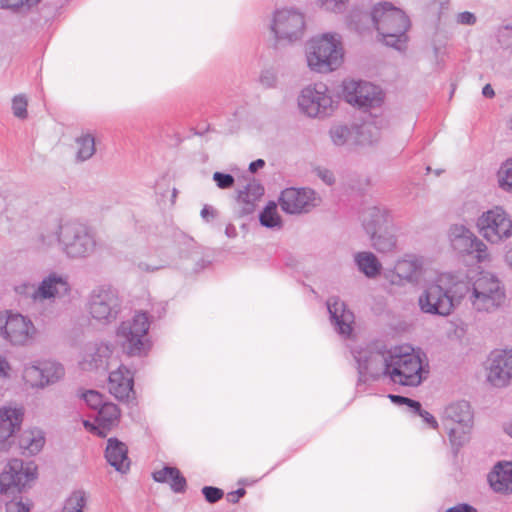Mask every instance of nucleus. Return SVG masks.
<instances>
[{"label": "nucleus", "instance_id": "nucleus-63", "mask_svg": "<svg viewBox=\"0 0 512 512\" xmlns=\"http://www.w3.org/2000/svg\"><path fill=\"white\" fill-rule=\"evenodd\" d=\"M225 233L228 237L232 238V237H235L237 232H236V228L234 225L232 224H229L226 229H225Z\"/></svg>", "mask_w": 512, "mask_h": 512}, {"label": "nucleus", "instance_id": "nucleus-53", "mask_svg": "<svg viewBox=\"0 0 512 512\" xmlns=\"http://www.w3.org/2000/svg\"><path fill=\"white\" fill-rule=\"evenodd\" d=\"M476 21V16L469 11H464L457 15V22L462 25H474Z\"/></svg>", "mask_w": 512, "mask_h": 512}, {"label": "nucleus", "instance_id": "nucleus-23", "mask_svg": "<svg viewBox=\"0 0 512 512\" xmlns=\"http://www.w3.org/2000/svg\"><path fill=\"white\" fill-rule=\"evenodd\" d=\"M70 289L66 277L51 273L41 281L32 296L35 300L62 298L70 293Z\"/></svg>", "mask_w": 512, "mask_h": 512}, {"label": "nucleus", "instance_id": "nucleus-9", "mask_svg": "<svg viewBox=\"0 0 512 512\" xmlns=\"http://www.w3.org/2000/svg\"><path fill=\"white\" fill-rule=\"evenodd\" d=\"M122 309V299L117 289L103 285L92 290L88 298L91 317L102 323L114 322Z\"/></svg>", "mask_w": 512, "mask_h": 512}, {"label": "nucleus", "instance_id": "nucleus-31", "mask_svg": "<svg viewBox=\"0 0 512 512\" xmlns=\"http://www.w3.org/2000/svg\"><path fill=\"white\" fill-rule=\"evenodd\" d=\"M264 194V187L257 182L255 179L250 181L244 188V190H240L238 193L237 200L242 204L240 214L250 215L255 211L256 202L262 197Z\"/></svg>", "mask_w": 512, "mask_h": 512}, {"label": "nucleus", "instance_id": "nucleus-62", "mask_svg": "<svg viewBox=\"0 0 512 512\" xmlns=\"http://www.w3.org/2000/svg\"><path fill=\"white\" fill-rule=\"evenodd\" d=\"M482 95L486 98H493L495 96L494 89L490 84H486L482 89Z\"/></svg>", "mask_w": 512, "mask_h": 512}, {"label": "nucleus", "instance_id": "nucleus-19", "mask_svg": "<svg viewBox=\"0 0 512 512\" xmlns=\"http://www.w3.org/2000/svg\"><path fill=\"white\" fill-rule=\"evenodd\" d=\"M314 195L310 189L287 188L282 191L279 204L288 214L307 213L315 206Z\"/></svg>", "mask_w": 512, "mask_h": 512}, {"label": "nucleus", "instance_id": "nucleus-56", "mask_svg": "<svg viewBox=\"0 0 512 512\" xmlns=\"http://www.w3.org/2000/svg\"><path fill=\"white\" fill-rule=\"evenodd\" d=\"M246 494V490L244 488H239L233 492L227 494V500L230 503H238L239 499Z\"/></svg>", "mask_w": 512, "mask_h": 512}, {"label": "nucleus", "instance_id": "nucleus-44", "mask_svg": "<svg viewBox=\"0 0 512 512\" xmlns=\"http://www.w3.org/2000/svg\"><path fill=\"white\" fill-rule=\"evenodd\" d=\"M497 41L503 49L512 52V24L498 28Z\"/></svg>", "mask_w": 512, "mask_h": 512}, {"label": "nucleus", "instance_id": "nucleus-16", "mask_svg": "<svg viewBox=\"0 0 512 512\" xmlns=\"http://www.w3.org/2000/svg\"><path fill=\"white\" fill-rule=\"evenodd\" d=\"M487 381L495 387H506L512 381V348L492 351L487 359Z\"/></svg>", "mask_w": 512, "mask_h": 512}, {"label": "nucleus", "instance_id": "nucleus-26", "mask_svg": "<svg viewBox=\"0 0 512 512\" xmlns=\"http://www.w3.org/2000/svg\"><path fill=\"white\" fill-rule=\"evenodd\" d=\"M107 462L120 473H126L130 469L128 448L125 443L117 438H109L105 450Z\"/></svg>", "mask_w": 512, "mask_h": 512}, {"label": "nucleus", "instance_id": "nucleus-57", "mask_svg": "<svg viewBox=\"0 0 512 512\" xmlns=\"http://www.w3.org/2000/svg\"><path fill=\"white\" fill-rule=\"evenodd\" d=\"M446 512H477V511L473 506L463 503V504H458L456 506L450 507L449 509H447Z\"/></svg>", "mask_w": 512, "mask_h": 512}, {"label": "nucleus", "instance_id": "nucleus-60", "mask_svg": "<svg viewBox=\"0 0 512 512\" xmlns=\"http://www.w3.org/2000/svg\"><path fill=\"white\" fill-rule=\"evenodd\" d=\"M319 176L328 185H332L335 182L334 175L328 170L320 171Z\"/></svg>", "mask_w": 512, "mask_h": 512}, {"label": "nucleus", "instance_id": "nucleus-41", "mask_svg": "<svg viewBox=\"0 0 512 512\" xmlns=\"http://www.w3.org/2000/svg\"><path fill=\"white\" fill-rule=\"evenodd\" d=\"M111 349L108 345L102 344L96 348V351L91 355V362L94 368H102L107 370L109 367L108 359L111 356Z\"/></svg>", "mask_w": 512, "mask_h": 512}, {"label": "nucleus", "instance_id": "nucleus-55", "mask_svg": "<svg viewBox=\"0 0 512 512\" xmlns=\"http://www.w3.org/2000/svg\"><path fill=\"white\" fill-rule=\"evenodd\" d=\"M216 216H217V211L213 207H211L209 205H204V207L201 210V217L203 218V220H205L206 222H209L210 220L214 219Z\"/></svg>", "mask_w": 512, "mask_h": 512}, {"label": "nucleus", "instance_id": "nucleus-64", "mask_svg": "<svg viewBox=\"0 0 512 512\" xmlns=\"http://www.w3.org/2000/svg\"><path fill=\"white\" fill-rule=\"evenodd\" d=\"M503 429L512 438V419L503 425Z\"/></svg>", "mask_w": 512, "mask_h": 512}, {"label": "nucleus", "instance_id": "nucleus-5", "mask_svg": "<svg viewBox=\"0 0 512 512\" xmlns=\"http://www.w3.org/2000/svg\"><path fill=\"white\" fill-rule=\"evenodd\" d=\"M306 57L311 70L320 73L333 71L342 63L341 41L331 34L314 38L308 43Z\"/></svg>", "mask_w": 512, "mask_h": 512}, {"label": "nucleus", "instance_id": "nucleus-2", "mask_svg": "<svg viewBox=\"0 0 512 512\" xmlns=\"http://www.w3.org/2000/svg\"><path fill=\"white\" fill-rule=\"evenodd\" d=\"M57 240L62 252L71 259L88 258L97 247L94 230L78 220L61 222L57 230Z\"/></svg>", "mask_w": 512, "mask_h": 512}, {"label": "nucleus", "instance_id": "nucleus-29", "mask_svg": "<svg viewBox=\"0 0 512 512\" xmlns=\"http://www.w3.org/2000/svg\"><path fill=\"white\" fill-rule=\"evenodd\" d=\"M362 225L368 233H374L390 224L389 213L384 207L370 206L361 213Z\"/></svg>", "mask_w": 512, "mask_h": 512}, {"label": "nucleus", "instance_id": "nucleus-59", "mask_svg": "<svg viewBox=\"0 0 512 512\" xmlns=\"http://www.w3.org/2000/svg\"><path fill=\"white\" fill-rule=\"evenodd\" d=\"M138 268L143 271V272H155V271H158L162 268H164L163 265H159V266H152V265H149L148 263L146 262H140L138 264Z\"/></svg>", "mask_w": 512, "mask_h": 512}, {"label": "nucleus", "instance_id": "nucleus-47", "mask_svg": "<svg viewBox=\"0 0 512 512\" xmlns=\"http://www.w3.org/2000/svg\"><path fill=\"white\" fill-rule=\"evenodd\" d=\"M202 494L205 500L211 504L220 501L224 496L223 490L214 486H204L202 488Z\"/></svg>", "mask_w": 512, "mask_h": 512}, {"label": "nucleus", "instance_id": "nucleus-36", "mask_svg": "<svg viewBox=\"0 0 512 512\" xmlns=\"http://www.w3.org/2000/svg\"><path fill=\"white\" fill-rule=\"evenodd\" d=\"M75 143L77 146V162H84L89 160L96 152L95 138L90 133H85L77 137Z\"/></svg>", "mask_w": 512, "mask_h": 512}, {"label": "nucleus", "instance_id": "nucleus-50", "mask_svg": "<svg viewBox=\"0 0 512 512\" xmlns=\"http://www.w3.org/2000/svg\"><path fill=\"white\" fill-rule=\"evenodd\" d=\"M260 83L265 88H273L277 84V75L272 70H265L260 75Z\"/></svg>", "mask_w": 512, "mask_h": 512}, {"label": "nucleus", "instance_id": "nucleus-30", "mask_svg": "<svg viewBox=\"0 0 512 512\" xmlns=\"http://www.w3.org/2000/svg\"><path fill=\"white\" fill-rule=\"evenodd\" d=\"M152 478L155 482L169 484L174 493H184L187 489L186 478L177 467L164 466L162 469L154 471Z\"/></svg>", "mask_w": 512, "mask_h": 512}, {"label": "nucleus", "instance_id": "nucleus-10", "mask_svg": "<svg viewBox=\"0 0 512 512\" xmlns=\"http://www.w3.org/2000/svg\"><path fill=\"white\" fill-rule=\"evenodd\" d=\"M352 354L357 363L358 382L365 383L369 379L376 380L381 375L387 376L389 350H386L385 346L369 344L354 349Z\"/></svg>", "mask_w": 512, "mask_h": 512}, {"label": "nucleus", "instance_id": "nucleus-28", "mask_svg": "<svg viewBox=\"0 0 512 512\" xmlns=\"http://www.w3.org/2000/svg\"><path fill=\"white\" fill-rule=\"evenodd\" d=\"M23 420L21 409L3 408L0 409V449H5V443L20 428Z\"/></svg>", "mask_w": 512, "mask_h": 512}, {"label": "nucleus", "instance_id": "nucleus-42", "mask_svg": "<svg viewBox=\"0 0 512 512\" xmlns=\"http://www.w3.org/2000/svg\"><path fill=\"white\" fill-rule=\"evenodd\" d=\"M86 505V496L83 491H75L65 501L62 512H83Z\"/></svg>", "mask_w": 512, "mask_h": 512}, {"label": "nucleus", "instance_id": "nucleus-49", "mask_svg": "<svg viewBox=\"0 0 512 512\" xmlns=\"http://www.w3.org/2000/svg\"><path fill=\"white\" fill-rule=\"evenodd\" d=\"M388 397L394 404L406 405L410 409L411 412L413 410H420V402L419 401L413 400V399L405 397V396L394 395V394H390Z\"/></svg>", "mask_w": 512, "mask_h": 512}, {"label": "nucleus", "instance_id": "nucleus-38", "mask_svg": "<svg viewBox=\"0 0 512 512\" xmlns=\"http://www.w3.org/2000/svg\"><path fill=\"white\" fill-rule=\"evenodd\" d=\"M356 137L355 143L360 145L372 144L378 140L379 131L370 123H364L360 126H355Z\"/></svg>", "mask_w": 512, "mask_h": 512}, {"label": "nucleus", "instance_id": "nucleus-6", "mask_svg": "<svg viewBox=\"0 0 512 512\" xmlns=\"http://www.w3.org/2000/svg\"><path fill=\"white\" fill-rule=\"evenodd\" d=\"M505 299V289L496 276L482 273L473 282L469 300L477 312H493L503 305Z\"/></svg>", "mask_w": 512, "mask_h": 512}, {"label": "nucleus", "instance_id": "nucleus-22", "mask_svg": "<svg viewBox=\"0 0 512 512\" xmlns=\"http://www.w3.org/2000/svg\"><path fill=\"white\" fill-rule=\"evenodd\" d=\"M24 375L30 380H35L33 385L45 387L61 379L64 376V368L56 362H45L40 366H26Z\"/></svg>", "mask_w": 512, "mask_h": 512}, {"label": "nucleus", "instance_id": "nucleus-14", "mask_svg": "<svg viewBox=\"0 0 512 512\" xmlns=\"http://www.w3.org/2000/svg\"><path fill=\"white\" fill-rule=\"evenodd\" d=\"M477 227L480 234L491 243H498L512 235V220L499 206L484 212L477 220Z\"/></svg>", "mask_w": 512, "mask_h": 512}, {"label": "nucleus", "instance_id": "nucleus-4", "mask_svg": "<svg viewBox=\"0 0 512 512\" xmlns=\"http://www.w3.org/2000/svg\"><path fill=\"white\" fill-rule=\"evenodd\" d=\"M473 419L470 403L465 400L450 403L444 408L442 421L455 453L469 441Z\"/></svg>", "mask_w": 512, "mask_h": 512}, {"label": "nucleus", "instance_id": "nucleus-11", "mask_svg": "<svg viewBox=\"0 0 512 512\" xmlns=\"http://www.w3.org/2000/svg\"><path fill=\"white\" fill-rule=\"evenodd\" d=\"M275 45H288L302 39L305 32L304 15L295 9L276 10L270 25Z\"/></svg>", "mask_w": 512, "mask_h": 512}, {"label": "nucleus", "instance_id": "nucleus-35", "mask_svg": "<svg viewBox=\"0 0 512 512\" xmlns=\"http://www.w3.org/2000/svg\"><path fill=\"white\" fill-rule=\"evenodd\" d=\"M446 278L445 286L449 294V298L454 304V309L460 304L461 300L467 295H471L472 288L469 287L468 283L464 281H456L450 275H441Z\"/></svg>", "mask_w": 512, "mask_h": 512}, {"label": "nucleus", "instance_id": "nucleus-54", "mask_svg": "<svg viewBox=\"0 0 512 512\" xmlns=\"http://www.w3.org/2000/svg\"><path fill=\"white\" fill-rule=\"evenodd\" d=\"M7 512H29L30 506L21 501L10 502L6 505Z\"/></svg>", "mask_w": 512, "mask_h": 512}, {"label": "nucleus", "instance_id": "nucleus-51", "mask_svg": "<svg viewBox=\"0 0 512 512\" xmlns=\"http://www.w3.org/2000/svg\"><path fill=\"white\" fill-rule=\"evenodd\" d=\"M347 0H320L321 5L329 11L342 12Z\"/></svg>", "mask_w": 512, "mask_h": 512}, {"label": "nucleus", "instance_id": "nucleus-18", "mask_svg": "<svg viewBox=\"0 0 512 512\" xmlns=\"http://www.w3.org/2000/svg\"><path fill=\"white\" fill-rule=\"evenodd\" d=\"M448 236L452 247L459 253L475 254L478 261H484L487 258V246L465 225H452Z\"/></svg>", "mask_w": 512, "mask_h": 512}, {"label": "nucleus", "instance_id": "nucleus-43", "mask_svg": "<svg viewBox=\"0 0 512 512\" xmlns=\"http://www.w3.org/2000/svg\"><path fill=\"white\" fill-rule=\"evenodd\" d=\"M27 106L28 101L25 95L19 94L14 96V98L12 99L13 115L19 119H26L28 116Z\"/></svg>", "mask_w": 512, "mask_h": 512}, {"label": "nucleus", "instance_id": "nucleus-46", "mask_svg": "<svg viewBox=\"0 0 512 512\" xmlns=\"http://www.w3.org/2000/svg\"><path fill=\"white\" fill-rule=\"evenodd\" d=\"M83 400L92 409L98 410V408L104 403L103 396L96 390H87L81 394Z\"/></svg>", "mask_w": 512, "mask_h": 512}, {"label": "nucleus", "instance_id": "nucleus-45", "mask_svg": "<svg viewBox=\"0 0 512 512\" xmlns=\"http://www.w3.org/2000/svg\"><path fill=\"white\" fill-rule=\"evenodd\" d=\"M41 0H0V7L14 11L28 10L30 7L38 4Z\"/></svg>", "mask_w": 512, "mask_h": 512}, {"label": "nucleus", "instance_id": "nucleus-39", "mask_svg": "<svg viewBox=\"0 0 512 512\" xmlns=\"http://www.w3.org/2000/svg\"><path fill=\"white\" fill-rule=\"evenodd\" d=\"M330 137L333 143L337 146H343L347 144L351 139L356 137L355 126L349 128L345 125H336L330 129Z\"/></svg>", "mask_w": 512, "mask_h": 512}, {"label": "nucleus", "instance_id": "nucleus-40", "mask_svg": "<svg viewBox=\"0 0 512 512\" xmlns=\"http://www.w3.org/2000/svg\"><path fill=\"white\" fill-rule=\"evenodd\" d=\"M497 181L503 191L512 193V157L501 164L497 172Z\"/></svg>", "mask_w": 512, "mask_h": 512}, {"label": "nucleus", "instance_id": "nucleus-7", "mask_svg": "<svg viewBox=\"0 0 512 512\" xmlns=\"http://www.w3.org/2000/svg\"><path fill=\"white\" fill-rule=\"evenodd\" d=\"M147 313L139 312L131 320L123 321L117 329L118 341L129 356H141L149 349Z\"/></svg>", "mask_w": 512, "mask_h": 512}, {"label": "nucleus", "instance_id": "nucleus-21", "mask_svg": "<svg viewBox=\"0 0 512 512\" xmlns=\"http://www.w3.org/2000/svg\"><path fill=\"white\" fill-rule=\"evenodd\" d=\"M327 309L330 314L331 323L335 330L343 337L348 338L353 331L354 314L347 308L345 302L339 297L332 296L327 300Z\"/></svg>", "mask_w": 512, "mask_h": 512}, {"label": "nucleus", "instance_id": "nucleus-37", "mask_svg": "<svg viewBox=\"0 0 512 512\" xmlns=\"http://www.w3.org/2000/svg\"><path fill=\"white\" fill-rule=\"evenodd\" d=\"M259 221L262 226L267 228H281L282 220L277 212V205L270 201L259 215Z\"/></svg>", "mask_w": 512, "mask_h": 512}, {"label": "nucleus", "instance_id": "nucleus-52", "mask_svg": "<svg viewBox=\"0 0 512 512\" xmlns=\"http://www.w3.org/2000/svg\"><path fill=\"white\" fill-rule=\"evenodd\" d=\"M412 412L416 415H419L423 419V421L429 425L430 428H432V429L438 428V422L435 419V417L428 411L423 410L421 404H420V410H413Z\"/></svg>", "mask_w": 512, "mask_h": 512}, {"label": "nucleus", "instance_id": "nucleus-61", "mask_svg": "<svg viewBox=\"0 0 512 512\" xmlns=\"http://www.w3.org/2000/svg\"><path fill=\"white\" fill-rule=\"evenodd\" d=\"M265 166V161L263 159H257L250 163L249 171L251 173H255L258 169L263 168Z\"/></svg>", "mask_w": 512, "mask_h": 512}, {"label": "nucleus", "instance_id": "nucleus-12", "mask_svg": "<svg viewBox=\"0 0 512 512\" xmlns=\"http://www.w3.org/2000/svg\"><path fill=\"white\" fill-rule=\"evenodd\" d=\"M337 102L334 101L328 87L324 83H315L305 87L299 97L298 106L308 117L325 118L330 116Z\"/></svg>", "mask_w": 512, "mask_h": 512}, {"label": "nucleus", "instance_id": "nucleus-33", "mask_svg": "<svg viewBox=\"0 0 512 512\" xmlns=\"http://www.w3.org/2000/svg\"><path fill=\"white\" fill-rule=\"evenodd\" d=\"M45 444V437L40 430H27L21 433L18 440L21 453L32 456L41 451Z\"/></svg>", "mask_w": 512, "mask_h": 512}, {"label": "nucleus", "instance_id": "nucleus-3", "mask_svg": "<svg viewBox=\"0 0 512 512\" xmlns=\"http://www.w3.org/2000/svg\"><path fill=\"white\" fill-rule=\"evenodd\" d=\"M421 357L411 347L389 350L386 374L394 384L416 387L426 378Z\"/></svg>", "mask_w": 512, "mask_h": 512}, {"label": "nucleus", "instance_id": "nucleus-27", "mask_svg": "<svg viewBox=\"0 0 512 512\" xmlns=\"http://www.w3.org/2000/svg\"><path fill=\"white\" fill-rule=\"evenodd\" d=\"M120 410L114 403L104 402L98 408L96 417V426H91V431H94L100 437H106L111 428L119 421Z\"/></svg>", "mask_w": 512, "mask_h": 512}, {"label": "nucleus", "instance_id": "nucleus-32", "mask_svg": "<svg viewBox=\"0 0 512 512\" xmlns=\"http://www.w3.org/2000/svg\"><path fill=\"white\" fill-rule=\"evenodd\" d=\"M372 242V247L379 253H390L397 247V239L393 227L389 224L381 230L374 233H368Z\"/></svg>", "mask_w": 512, "mask_h": 512}, {"label": "nucleus", "instance_id": "nucleus-25", "mask_svg": "<svg viewBox=\"0 0 512 512\" xmlns=\"http://www.w3.org/2000/svg\"><path fill=\"white\" fill-rule=\"evenodd\" d=\"M133 374L124 365L109 374L108 387L112 395L119 400H127L133 392Z\"/></svg>", "mask_w": 512, "mask_h": 512}, {"label": "nucleus", "instance_id": "nucleus-20", "mask_svg": "<svg viewBox=\"0 0 512 512\" xmlns=\"http://www.w3.org/2000/svg\"><path fill=\"white\" fill-rule=\"evenodd\" d=\"M422 272V261L415 256L408 255L398 260L394 270L387 272L385 277L394 285H402L404 282L418 283Z\"/></svg>", "mask_w": 512, "mask_h": 512}, {"label": "nucleus", "instance_id": "nucleus-58", "mask_svg": "<svg viewBox=\"0 0 512 512\" xmlns=\"http://www.w3.org/2000/svg\"><path fill=\"white\" fill-rule=\"evenodd\" d=\"M10 369L11 367L7 359L3 356H0V379L8 377Z\"/></svg>", "mask_w": 512, "mask_h": 512}, {"label": "nucleus", "instance_id": "nucleus-48", "mask_svg": "<svg viewBox=\"0 0 512 512\" xmlns=\"http://www.w3.org/2000/svg\"><path fill=\"white\" fill-rule=\"evenodd\" d=\"M213 180L220 189H230L235 183V179L231 174L223 172H214Z\"/></svg>", "mask_w": 512, "mask_h": 512}, {"label": "nucleus", "instance_id": "nucleus-8", "mask_svg": "<svg viewBox=\"0 0 512 512\" xmlns=\"http://www.w3.org/2000/svg\"><path fill=\"white\" fill-rule=\"evenodd\" d=\"M37 336L38 330L28 317L7 310L0 312V337L12 346H31Z\"/></svg>", "mask_w": 512, "mask_h": 512}, {"label": "nucleus", "instance_id": "nucleus-34", "mask_svg": "<svg viewBox=\"0 0 512 512\" xmlns=\"http://www.w3.org/2000/svg\"><path fill=\"white\" fill-rule=\"evenodd\" d=\"M354 259L358 269L368 278H374L380 274L382 265L372 252H358Z\"/></svg>", "mask_w": 512, "mask_h": 512}, {"label": "nucleus", "instance_id": "nucleus-24", "mask_svg": "<svg viewBox=\"0 0 512 512\" xmlns=\"http://www.w3.org/2000/svg\"><path fill=\"white\" fill-rule=\"evenodd\" d=\"M491 489L499 494H512V462L503 461L494 465L487 476Z\"/></svg>", "mask_w": 512, "mask_h": 512}, {"label": "nucleus", "instance_id": "nucleus-13", "mask_svg": "<svg viewBox=\"0 0 512 512\" xmlns=\"http://www.w3.org/2000/svg\"><path fill=\"white\" fill-rule=\"evenodd\" d=\"M446 278L439 276L426 285L418 298V305L423 313L449 316L454 311V304L445 286Z\"/></svg>", "mask_w": 512, "mask_h": 512}, {"label": "nucleus", "instance_id": "nucleus-15", "mask_svg": "<svg viewBox=\"0 0 512 512\" xmlns=\"http://www.w3.org/2000/svg\"><path fill=\"white\" fill-rule=\"evenodd\" d=\"M36 478V467L27 466L20 459L8 462L0 474V494L20 493L29 481Z\"/></svg>", "mask_w": 512, "mask_h": 512}, {"label": "nucleus", "instance_id": "nucleus-17", "mask_svg": "<svg viewBox=\"0 0 512 512\" xmlns=\"http://www.w3.org/2000/svg\"><path fill=\"white\" fill-rule=\"evenodd\" d=\"M344 96L349 104L359 108L379 106L383 100L380 88L365 81L345 82Z\"/></svg>", "mask_w": 512, "mask_h": 512}, {"label": "nucleus", "instance_id": "nucleus-1", "mask_svg": "<svg viewBox=\"0 0 512 512\" xmlns=\"http://www.w3.org/2000/svg\"><path fill=\"white\" fill-rule=\"evenodd\" d=\"M370 18L377 30L380 40L387 46L397 50L405 48L407 42L406 32L410 27L408 16L400 8L390 2H382L373 6L371 13L354 10L350 14V25L360 31L359 23Z\"/></svg>", "mask_w": 512, "mask_h": 512}]
</instances>
